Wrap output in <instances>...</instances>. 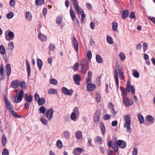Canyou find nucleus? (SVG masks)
I'll return each mask as SVG.
<instances>
[{
  "label": "nucleus",
  "instance_id": "f257e3e1",
  "mask_svg": "<svg viewBox=\"0 0 155 155\" xmlns=\"http://www.w3.org/2000/svg\"><path fill=\"white\" fill-rule=\"evenodd\" d=\"M114 76L117 88L118 87L119 77L120 79H123L124 78V73L120 66L117 65L114 71Z\"/></svg>",
  "mask_w": 155,
  "mask_h": 155
},
{
  "label": "nucleus",
  "instance_id": "f03ea898",
  "mask_svg": "<svg viewBox=\"0 0 155 155\" xmlns=\"http://www.w3.org/2000/svg\"><path fill=\"white\" fill-rule=\"evenodd\" d=\"M124 120V128H126V131L129 132L131 130L130 124L131 119L130 116L128 114H126L123 116Z\"/></svg>",
  "mask_w": 155,
  "mask_h": 155
},
{
  "label": "nucleus",
  "instance_id": "7ed1b4c3",
  "mask_svg": "<svg viewBox=\"0 0 155 155\" xmlns=\"http://www.w3.org/2000/svg\"><path fill=\"white\" fill-rule=\"evenodd\" d=\"M81 71L82 74H85L88 68V63L86 59H82L80 62Z\"/></svg>",
  "mask_w": 155,
  "mask_h": 155
},
{
  "label": "nucleus",
  "instance_id": "20e7f679",
  "mask_svg": "<svg viewBox=\"0 0 155 155\" xmlns=\"http://www.w3.org/2000/svg\"><path fill=\"white\" fill-rule=\"evenodd\" d=\"M15 38V34L14 32L10 30H8L5 32V38L8 41L12 40Z\"/></svg>",
  "mask_w": 155,
  "mask_h": 155
},
{
  "label": "nucleus",
  "instance_id": "39448f33",
  "mask_svg": "<svg viewBox=\"0 0 155 155\" xmlns=\"http://www.w3.org/2000/svg\"><path fill=\"white\" fill-rule=\"evenodd\" d=\"M123 104L128 107L132 105L134 103L133 100L127 97H123L122 99Z\"/></svg>",
  "mask_w": 155,
  "mask_h": 155
},
{
  "label": "nucleus",
  "instance_id": "423d86ee",
  "mask_svg": "<svg viewBox=\"0 0 155 155\" xmlns=\"http://www.w3.org/2000/svg\"><path fill=\"white\" fill-rule=\"evenodd\" d=\"M24 94V93L23 91L22 90H20L17 98L15 97V102L17 103L20 102L22 99Z\"/></svg>",
  "mask_w": 155,
  "mask_h": 155
},
{
  "label": "nucleus",
  "instance_id": "0eeeda50",
  "mask_svg": "<svg viewBox=\"0 0 155 155\" xmlns=\"http://www.w3.org/2000/svg\"><path fill=\"white\" fill-rule=\"evenodd\" d=\"M73 77L74 83L78 86L80 85L81 78L80 75L78 74H74Z\"/></svg>",
  "mask_w": 155,
  "mask_h": 155
},
{
  "label": "nucleus",
  "instance_id": "6e6552de",
  "mask_svg": "<svg viewBox=\"0 0 155 155\" xmlns=\"http://www.w3.org/2000/svg\"><path fill=\"white\" fill-rule=\"evenodd\" d=\"M116 143L117 146L122 149H124L126 147V143L123 140H119L117 141Z\"/></svg>",
  "mask_w": 155,
  "mask_h": 155
},
{
  "label": "nucleus",
  "instance_id": "1a4fd4ad",
  "mask_svg": "<svg viewBox=\"0 0 155 155\" xmlns=\"http://www.w3.org/2000/svg\"><path fill=\"white\" fill-rule=\"evenodd\" d=\"M130 89L133 94H134L135 92V89L132 86L130 85V83L129 81H127V88L126 90L127 92L130 93Z\"/></svg>",
  "mask_w": 155,
  "mask_h": 155
},
{
  "label": "nucleus",
  "instance_id": "9d476101",
  "mask_svg": "<svg viewBox=\"0 0 155 155\" xmlns=\"http://www.w3.org/2000/svg\"><path fill=\"white\" fill-rule=\"evenodd\" d=\"M100 115L101 112L100 110H97L94 114V121L95 123H97L99 122Z\"/></svg>",
  "mask_w": 155,
  "mask_h": 155
},
{
  "label": "nucleus",
  "instance_id": "9b49d317",
  "mask_svg": "<svg viewBox=\"0 0 155 155\" xmlns=\"http://www.w3.org/2000/svg\"><path fill=\"white\" fill-rule=\"evenodd\" d=\"M62 91L65 94L68 95H71L73 93V91L72 89L68 90L65 87H63L62 88Z\"/></svg>",
  "mask_w": 155,
  "mask_h": 155
},
{
  "label": "nucleus",
  "instance_id": "f8f14e48",
  "mask_svg": "<svg viewBox=\"0 0 155 155\" xmlns=\"http://www.w3.org/2000/svg\"><path fill=\"white\" fill-rule=\"evenodd\" d=\"M83 150L82 148L77 147L74 150L73 153L74 155H80L82 153Z\"/></svg>",
  "mask_w": 155,
  "mask_h": 155
},
{
  "label": "nucleus",
  "instance_id": "ddd939ff",
  "mask_svg": "<svg viewBox=\"0 0 155 155\" xmlns=\"http://www.w3.org/2000/svg\"><path fill=\"white\" fill-rule=\"evenodd\" d=\"M53 109L50 108L48 110L46 114V117L48 120H51L53 117Z\"/></svg>",
  "mask_w": 155,
  "mask_h": 155
},
{
  "label": "nucleus",
  "instance_id": "4468645a",
  "mask_svg": "<svg viewBox=\"0 0 155 155\" xmlns=\"http://www.w3.org/2000/svg\"><path fill=\"white\" fill-rule=\"evenodd\" d=\"M75 10L76 13L78 15H79L80 14V12H81V16L82 21H84L85 19V16L84 14L83 10L80 7L78 6V12L76 11L75 9Z\"/></svg>",
  "mask_w": 155,
  "mask_h": 155
},
{
  "label": "nucleus",
  "instance_id": "2eb2a0df",
  "mask_svg": "<svg viewBox=\"0 0 155 155\" xmlns=\"http://www.w3.org/2000/svg\"><path fill=\"white\" fill-rule=\"evenodd\" d=\"M70 13L71 17V18L72 19L73 21L74 22H76V21L78 23H79L78 21L77 20L75 19V13L74 11L72 8H71L70 9Z\"/></svg>",
  "mask_w": 155,
  "mask_h": 155
},
{
  "label": "nucleus",
  "instance_id": "dca6fc26",
  "mask_svg": "<svg viewBox=\"0 0 155 155\" xmlns=\"http://www.w3.org/2000/svg\"><path fill=\"white\" fill-rule=\"evenodd\" d=\"M76 139L78 140H80L83 138L82 133L80 130H78L75 133Z\"/></svg>",
  "mask_w": 155,
  "mask_h": 155
},
{
  "label": "nucleus",
  "instance_id": "f3484780",
  "mask_svg": "<svg viewBox=\"0 0 155 155\" xmlns=\"http://www.w3.org/2000/svg\"><path fill=\"white\" fill-rule=\"evenodd\" d=\"M38 37L39 39L41 41H46L47 40V36L41 33H40L38 34Z\"/></svg>",
  "mask_w": 155,
  "mask_h": 155
},
{
  "label": "nucleus",
  "instance_id": "a211bd4d",
  "mask_svg": "<svg viewBox=\"0 0 155 155\" xmlns=\"http://www.w3.org/2000/svg\"><path fill=\"white\" fill-rule=\"evenodd\" d=\"M73 42L74 48L78 52V44L77 40L75 37H73Z\"/></svg>",
  "mask_w": 155,
  "mask_h": 155
},
{
  "label": "nucleus",
  "instance_id": "6ab92c4d",
  "mask_svg": "<svg viewBox=\"0 0 155 155\" xmlns=\"http://www.w3.org/2000/svg\"><path fill=\"white\" fill-rule=\"evenodd\" d=\"M95 85L93 84L89 83L88 84L87 88V90L89 91H91L94 90L95 88Z\"/></svg>",
  "mask_w": 155,
  "mask_h": 155
},
{
  "label": "nucleus",
  "instance_id": "aec40b11",
  "mask_svg": "<svg viewBox=\"0 0 155 155\" xmlns=\"http://www.w3.org/2000/svg\"><path fill=\"white\" fill-rule=\"evenodd\" d=\"M25 18L27 21H31L32 19V16L31 13L29 12H27L25 15Z\"/></svg>",
  "mask_w": 155,
  "mask_h": 155
},
{
  "label": "nucleus",
  "instance_id": "412c9836",
  "mask_svg": "<svg viewBox=\"0 0 155 155\" xmlns=\"http://www.w3.org/2000/svg\"><path fill=\"white\" fill-rule=\"evenodd\" d=\"M26 64L27 67V70L28 72V75L29 76L31 74V69L29 63L27 60L26 61Z\"/></svg>",
  "mask_w": 155,
  "mask_h": 155
},
{
  "label": "nucleus",
  "instance_id": "4be33fe9",
  "mask_svg": "<svg viewBox=\"0 0 155 155\" xmlns=\"http://www.w3.org/2000/svg\"><path fill=\"white\" fill-rule=\"evenodd\" d=\"M6 70V73L8 76H9L11 74V68L10 65L9 64H8L5 68Z\"/></svg>",
  "mask_w": 155,
  "mask_h": 155
},
{
  "label": "nucleus",
  "instance_id": "5701e85b",
  "mask_svg": "<svg viewBox=\"0 0 155 155\" xmlns=\"http://www.w3.org/2000/svg\"><path fill=\"white\" fill-rule=\"evenodd\" d=\"M19 82L17 80L13 81L12 83V87L13 88H16L18 87L19 85Z\"/></svg>",
  "mask_w": 155,
  "mask_h": 155
},
{
  "label": "nucleus",
  "instance_id": "b1692460",
  "mask_svg": "<svg viewBox=\"0 0 155 155\" xmlns=\"http://www.w3.org/2000/svg\"><path fill=\"white\" fill-rule=\"evenodd\" d=\"M79 116L75 114H74L73 113H71L70 115V118L72 121L75 122L77 120Z\"/></svg>",
  "mask_w": 155,
  "mask_h": 155
},
{
  "label": "nucleus",
  "instance_id": "393cba45",
  "mask_svg": "<svg viewBox=\"0 0 155 155\" xmlns=\"http://www.w3.org/2000/svg\"><path fill=\"white\" fill-rule=\"evenodd\" d=\"M100 127L102 134L103 135H104L106 131L105 128L104 124L102 122L100 123Z\"/></svg>",
  "mask_w": 155,
  "mask_h": 155
},
{
  "label": "nucleus",
  "instance_id": "a878e982",
  "mask_svg": "<svg viewBox=\"0 0 155 155\" xmlns=\"http://www.w3.org/2000/svg\"><path fill=\"white\" fill-rule=\"evenodd\" d=\"M25 99L27 102L30 103L32 101V97L31 95H28L27 94H26L25 95Z\"/></svg>",
  "mask_w": 155,
  "mask_h": 155
},
{
  "label": "nucleus",
  "instance_id": "bb28decb",
  "mask_svg": "<svg viewBox=\"0 0 155 155\" xmlns=\"http://www.w3.org/2000/svg\"><path fill=\"white\" fill-rule=\"evenodd\" d=\"M13 43L12 41H9L8 44V48L10 51H12L14 48Z\"/></svg>",
  "mask_w": 155,
  "mask_h": 155
},
{
  "label": "nucleus",
  "instance_id": "cd10ccee",
  "mask_svg": "<svg viewBox=\"0 0 155 155\" xmlns=\"http://www.w3.org/2000/svg\"><path fill=\"white\" fill-rule=\"evenodd\" d=\"M129 14V12L128 10H125L122 13V18L123 19H125L128 16Z\"/></svg>",
  "mask_w": 155,
  "mask_h": 155
},
{
  "label": "nucleus",
  "instance_id": "c85d7f7f",
  "mask_svg": "<svg viewBox=\"0 0 155 155\" xmlns=\"http://www.w3.org/2000/svg\"><path fill=\"white\" fill-rule=\"evenodd\" d=\"M38 67L39 69H41L42 68L43 63L42 60L40 59H38L37 61Z\"/></svg>",
  "mask_w": 155,
  "mask_h": 155
},
{
  "label": "nucleus",
  "instance_id": "c756f323",
  "mask_svg": "<svg viewBox=\"0 0 155 155\" xmlns=\"http://www.w3.org/2000/svg\"><path fill=\"white\" fill-rule=\"evenodd\" d=\"M71 113H73L74 114H75L79 116L80 113L78 107H74L73 109L72 112Z\"/></svg>",
  "mask_w": 155,
  "mask_h": 155
},
{
  "label": "nucleus",
  "instance_id": "7c9ffc66",
  "mask_svg": "<svg viewBox=\"0 0 155 155\" xmlns=\"http://www.w3.org/2000/svg\"><path fill=\"white\" fill-rule=\"evenodd\" d=\"M106 40L107 43L110 45H112L113 43V38L110 36L107 35L106 37Z\"/></svg>",
  "mask_w": 155,
  "mask_h": 155
},
{
  "label": "nucleus",
  "instance_id": "2f4dec72",
  "mask_svg": "<svg viewBox=\"0 0 155 155\" xmlns=\"http://www.w3.org/2000/svg\"><path fill=\"white\" fill-rule=\"evenodd\" d=\"M96 59L98 63L101 64L103 62V59L100 55H97L96 57Z\"/></svg>",
  "mask_w": 155,
  "mask_h": 155
},
{
  "label": "nucleus",
  "instance_id": "473e14b6",
  "mask_svg": "<svg viewBox=\"0 0 155 155\" xmlns=\"http://www.w3.org/2000/svg\"><path fill=\"white\" fill-rule=\"evenodd\" d=\"M7 142V138L5 135H3L2 137V143L3 146H5L6 145Z\"/></svg>",
  "mask_w": 155,
  "mask_h": 155
},
{
  "label": "nucleus",
  "instance_id": "72a5a7b5",
  "mask_svg": "<svg viewBox=\"0 0 155 155\" xmlns=\"http://www.w3.org/2000/svg\"><path fill=\"white\" fill-rule=\"evenodd\" d=\"M73 4L74 9L78 12V5L76 1V0H72Z\"/></svg>",
  "mask_w": 155,
  "mask_h": 155
},
{
  "label": "nucleus",
  "instance_id": "f704fd0d",
  "mask_svg": "<svg viewBox=\"0 0 155 155\" xmlns=\"http://www.w3.org/2000/svg\"><path fill=\"white\" fill-rule=\"evenodd\" d=\"M118 25L117 22H114L112 23V29L114 31H116L118 29Z\"/></svg>",
  "mask_w": 155,
  "mask_h": 155
},
{
  "label": "nucleus",
  "instance_id": "c9c22d12",
  "mask_svg": "<svg viewBox=\"0 0 155 155\" xmlns=\"http://www.w3.org/2000/svg\"><path fill=\"white\" fill-rule=\"evenodd\" d=\"M5 49L4 46L1 45L0 46V53L2 55H4L5 53Z\"/></svg>",
  "mask_w": 155,
  "mask_h": 155
},
{
  "label": "nucleus",
  "instance_id": "e433bc0d",
  "mask_svg": "<svg viewBox=\"0 0 155 155\" xmlns=\"http://www.w3.org/2000/svg\"><path fill=\"white\" fill-rule=\"evenodd\" d=\"M121 94L122 95L124 96L123 97H126L127 96V90L124 88L120 87Z\"/></svg>",
  "mask_w": 155,
  "mask_h": 155
},
{
  "label": "nucleus",
  "instance_id": "4c0bfd02",
  "mask_svg": "<svg viewBox=\"0 0 155 155\" xmlns=\"http://www.w3.org/2000/svg\"><path fill=\"white\" fill-rule=\"evenodd\" d=\"M132 74L133 76L136 78H138L139 77V73L136 70H133Z\"/></svg>",
  "mask_w": 155,
  "mask_h": 155
},
{
  "label": "nucleus",
  "instance_id": "58836bf2",
  "mask_svg": "<svg viewBox=\"0 0 155 155\" xmlns=\"http://www.w3.org/2000/svg\"><path fill=\"white\" fill-rule=\"evenodd\" d=\"M38 101V105L39 106H41L43 105L45 103V101L44 98L41 97L39 99Z\"/></svg>",
  "mask_w": 155,
  "mask_h": 155
},
{
  "label": "nucleus",
  "instance_id": "ea45409f",
  "mask_svg": "<svg viewBox=\"0 0 155 155\" xmlns=\"http://www.w3.org/2000/svg\"><path fill=\"white\" fill-rule=\"evenodd\" d=\"M57 90L51 88L49 89L48 91V93L50 94H56L57 93Z\"/></svg>",
  "mask_w": 155,
  "mask_h": 155
},
{
  "label": "nucleus",
  "instance_id": "a19ab883",
  "mask_svg": "<svg viewBox=\"0 0 155 155\" xmlns=\"http://www.w3.org/2000/svg\"><path fill=\"white\" fill-rule=\"evenodd\" d=\"M147 120L151 123L154 122V118L152 116L150 115H148L147 116Z\"/></svg>",
  "mask_w": 155,
  "mask_h": 155
},
{
  "label": "nucleus",
  "instance_id": "79ce46f5",
  "mask_svg": "<svg viewBox=\"0 0 155 155\" xmlns=\"http://www.w3.org/2000/svg\"><path fill=\"white\" fill-rule=\"evenodd\" d=\"M63 17L61 15H59L57 17L56 20V22L57 24H61L62 21Z\"/></svg>",
  "mask_w": 155,
  "mask_h": 155
},
{
  "label": "nucleus",
  "instance_id": "37998d69",
  "mask_svg": "<svg viewBox=\"0 0 155 155\" xmlns=\"http://www.w3.org/2000/svg\"><path fill=\"white\" fill-rule=\"evenodd\" d=\"M138 118L139 120L141 123H143L144 122V118L143 116L141 114H139L138 115Z\"/></svg>",
  "mask_w": 155,
  "mask_h": 155
},
{
  "label": "nucleus",
  "instance_id": "c03bdc74",
  "mask_svg": "<svg viewBox=\"0 0 155 155\" xmlns=\"http://www.w3.org/2000/svg\"><path fill=\"white\" fill-rule=\"evenodd\" d=\"M44 0H36L35 3L37 5H41L44 3Z\"/></svg>",
  "mask_w": 155,
  "mask_h": 155
},
{
  "label": "nucleus",
  "instance_id": "a18cd8bd",
  "mask_svg": "<svg viewBox=\"0 0 155 155\" xmlns=\"http://www.w3.org/2000/svg\"><path fill=\"white\" fill-rule=\"evenodd\" d=\"M63 135L64 137L66 138H68L70 136V133L68 131H64Z\"/></svg>",
  "mask_w": 155,
  "mask_h": 155
},
{
  "label": "nucleus",
  "instance_id": "49530a36",
  "mask_svg": "<svg viewBox=\"0 0 155 155\" xmlns=\"http://www.w3.org/2000/svg\"><path fill=\"white\" fill-rule=\"evenodd\" d=\"M119 57L121 61H122L125 58V56L124 53L121 52H120L119 54Z\"/></svg>",
  "mask_w": 155,
  "mask_h": 155
},
{
  "label": "nucleus",
  "instance_id": "de8ad7c7",
  "mask_svg": "<svg viewBox=\"0 0 155 155\" xmlns=\"http://www.w3.org/2000/svg\"><path fill=\"white\" fill-rule=\"evenodd\" d=\"M56 145L58 148L59 149H61L63 146L62 143L60 140H59L57 141Z\"/></svg>",
  "mask_w": 155,
  "mask_h": 155
},
{
  "label": "nucleus",
  "instance_id": "09e8293b",
  "mask_svg": "<svg viewBox=\"0 0 155 155\" xmlns=\"http://www.w3.org/2000/svg\"><path fill=\"white\" fill-rule=\"evenodd\" d=\"M14 15L13 12H10L6 15V17L8 19H11L13 17Z\"/></svg>",
  "mask_w": 155,
  "mask_h": 155
},
{
  "label": "nucleus",
  "instance_id": "8fccbe9b",
  "mask_svg": "<svg viewBox=\"0 0 155 155\" xmlns=\"http://www.w3.org/2000/svg\"><path fill=\"white\" fill-rule=\"evenodd\" d=\"M12 116L16 118H19L20 117L18 115L17 113L13 109L10 111Z\"/></svg>",
  "mask_w": 155,
  "mask_h": 155
},
{
  "label": "nucleus",
  "instance_id": "3c124183",
  "mask_svg": "<svg viewBox=\"0 0 155 155\" xmlns=\"http://www.w3.org/2000/svg\"><path fill=\"white\" fill-rule=\"evenodd\" d=\"M95 140L97 143L101 144L102 141V138L100 136H97L95 138Z\"/></svg>",
  "mask_w": 155,
  "mask_h": 155
},
{
  "label": "nucleus",
  "instance_id": "603ef678",
  "mask_svg": "<svg viewBox=\"0 0 155 155\" xmlns=\"http://www.w3.org/2000/svg\"><path fill=\"white\" fill-rule=\"evenodd\" d=\"M20 85L21 88L23 89H25L26 88V85L24 81H21L20 83Z\"/></svg>",
  "mask_w": 155,
  "mask_h": 155
},
{
  "label": "nucleus",
  "instance_id": "864d4df0",
  "mask_svg": "<svg viewBox=\"0 0 155 155\" xmlns=\"http://www.w3.org/2000/svg\"><path fill=\"white\" fill-rule=\"evenodd\" d=\"M50 83L54 85H56L58 84L57 81L54 78L51 79L50 80Z\"/></svg>",
  "mask_w": 155,
  "mask_h": 155
},
{
  "label": "nucleus",
  "instance_id": "5fc2aeb1",
  "mask_svg": "<svg viewBox=\"0 0 155 155\" xmlns=\"http://www.w3.org/2000/svg\"><path fill=\"white\" fill-rule=\"evenodd\" d=\"M87 59L88 60H89V61H90V59L92 58V53L90 51H88L87 53Z\"/></svg>",
  "mask_w": 155,
  "mask_h": 155
},
{
  "label": "nucleus",
  "instance_id": "6e6d98bb",
  "mask_svg": "<svg viewBox=\"0 0 155 155\" xmlns=\"http://www.w3.org/2000/svg\"><path fill=\"white\" fill-rule=\"evenodd\" d=\"M39 110L41 113L44 114L46 111V108L44 106H41L39 108Z\"/></svg>",
  "mask_w": 155,
  "mask_h": 155
},
{
  "label": "nucleus",
  "instance_id": "4d7b16f0",
  "mask_svg": "<svg viewBox=\"0 0 155 155\" xmlns=\"http://www.w3.org/2000/svg\"><path fill=\"white\" fill-rule=\"evenodd\" d=\"M40 121L44 125H47L48 124L47 120L46 119L41 118L40 119Z\"/></svg>",
  "mask_w": 155,
  "mask_h": 155
},
{
  "label": "nucleus",
  "instance_id": "13d9d810",
  "mask_svg": "<svg viewBox=\"0 0 155 155\" xmlns=\"http://www.w3.org/2000/svg\"><path fill=\"white\" fill-rule=\"evenodd\" d=\"M96 98L97 102H100L101 101V96L100 94L97 93L96 95Z\"/></svg>",
  "mask_w": 155,
  "mask_h": 155
},
{
  "label": "nucleus",
  "instance_id": "bf43d9fd",
  "mask_svg": "<svg viewBox=\"0 0 155 155\" xmlns=\"http://www.w3.org/2000/svg\"><path fill=\"white\" fill-rule=\"evenodd\" d=\"M79 64L78 63H75L73 66V69L74 71H76L77 70L79 67Z\"/></svg>",
  "mask_w": 155,
  "mask_h": 155
},
{
  "label": "nucleus",
  "instance_id": "052dcab7",
  "mask_svg": "<svg viewBox=\"0 0 155 155\" xmlns=\"http://www.w3.org/2000/svg\"><path fill=\"white\" fill-rule=\"evenodd\" d=\"M9 151L6 149H4L2 151V155H8Z\"/></svg>",
  "mask_w": 155,
  "mask_h": 155
},
{
  "label": "nucleus",
  "instance_id": "680f3d73",
  "mask_svg": "<svg viewBox=\"0 0 155 155\" xmlns=\"http://www.w3.org/2000/svg\"><path fill=\"white\" fill-rule=\"evenodd\" d=\"M9 4L11 7H13L15 5V1L14 0H10L9 1Z\"/></svg>",
  "mask_w": 155,
  "mask_h": 155
},
{
  "label": "nucleus",
  "instance_id": "e2e57ef3",
  "mask_svg": "<svg viewBox=\"0 0 155 155\" xmlns=\"http://www.w3.org/2000/svg\"><path fill=\"white\" fill-rule=\"evenodd\" d=\"M112 147L115 151L117 152L118 151V146L115 143L112 146Z\"/></svg>",
  "mask_w": 155,
  "mask_h": 155
},
{
  "label": "nucleus",
  "instance_id": "0e129e2a",
  "mask_svg": "<svg viewBox=\"0 0 155 155\" xmlns=\"http://www.w3.org/2000/svg\"><path fill=\"white\" fill-rule=\"evenodd\" d=\"M4 99L6 104V106H9L11 104L10 102H9V101L8 100L6 97H5L4 98Z\"/></svg>",
  "mask_w": 155,
  "mask_h": 155
},
{
  "label": "nucleus",
  "instance_id": "69168bd1",
  "mask_svg": "<svg viewBox=\"0 0 155 155\" xmlns=\"http://www.w3.org/2000/svg\"><path fill=\"white\" fill-rule=\"evenodd\" d=\"M129 16L130 18L134 19L135 18V13L133 12H130Z\"/></svg>",
  "mask_w": 155,
  "mask_h": 155
},
{
  "label": "nucleus",
  "instance_id": "338daca9",
  "mask_svg": "<svg viewBox=\"0 0 155 155\" xmlns=\"http://www.w3.org/2000/svg\"><path fill=\"white\" fill-rule=\"evenodd\" d=\"M111 117V116L110 114H107L104 116V120H107L109 119Z\"/></svg>",
  "mask_w": 155,
  "mask_h": 155
},
{
  "label": "nucleus",
  "instance_id": "774afa93",
  "mask_svg": "<svg viewBox=\"0 0 155 155\" xmlns=\"http://www.w3.org/2000/svg\"><path fill=\"white\" fill-rule=\"evenodd\" d=\"M138 151L137 149L134 148L132 152V155H137V154Z\"/></svg>",
  "mask_w": 155,
  "mask_h": 155
}]
</instances>
